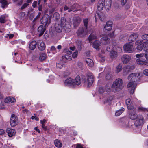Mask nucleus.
I'll return each instance as SVG.
<instances>
[{
    "mask_svg": "<svg viewBox=\"0 0 148 148\" xmlns=\"http://www.w3.org/2000/svg\"><path fill=\"white\" fill-rule=\"evenodd\" d=\"M105 5V8L107 11L110 8L111 6V0H104L103 2Z\"/></svg>",
    "mask_w": 148,
    "mask_h": 148,
    "instance_id": "obj_18",
    "label": "nucleus"
},
{
    "mask_svg": "<svg viewBox=\"0 0 148 148\" xmlns=\"http://www.w3.org/2000/svg\"><path fill=\"white\" fill-rule=\"evenodd\" d=\"M143 42L142 40H138L136 41L135 42V44L137 45H139L142 44V43Z\"/></svg>",
    "mask_w": 148,
    "mask_h": 148,
    "instance_id": "obj_58",
    "label": "nucleus"
},
{
    "mask_svg": "<svg viewBox=\"0 0 148 148\" xmlns=\"http://www.w3.org/2000/svg\"><path fill=\"white\" fill-rule=\"evenodd\" d=\"M18 123L17 118L15 116L14 114H12L11 115V118L10 120V123L11 126L14 127Z\"/></svg>",
    "mask_w": 148,
    "mask_h": 148,
    "instance_id": "obj_8",
    "label": "nucleus"
},
{
    "mask_svg": "<svg viewBox=\"0 0 148 148\" xmlns=\"http://www.w3.org/2000/svg\"><path fill=\"white\" fill-rule=\"evenodd\" d=\"M62 59L63 60L66 59L69 60H71V57L68 55L66 54L62 56Z\"/></svg>",
    "mask_w": 148,
    "mask_h": 148,
    "instance_id": "obj_47",
    "label": "nucleus"
},
{
    "mask_svg": "<svg viewBox=\"0 0 148 148\" xmlns=\"http://www.w3.org/2000/svg\"><path fill=\"white\" fill-rule=\"evenodd\" d=\"M143 73L144 75L148 76V69H145L143 71Z\"/></svg>",
    "mask_w": 148,
    "mask_h": 148,
    "instance_id": "obj_62",
    "label": "nucleus"
},
{
    "mask_svg": "<svg viewBox=\"0 0 148 148\" xmlns=\"http://www.w3.org/2000/svg\"><path fill=\"white\" fill-rule=\"evenodd\" d=\"M112 22L111 21H109L107 22L104 28V31H109L111 30L112 28Z\"/></svg>",
    "mask_w": 148,
    "mask_h": 148,
    "instance_id": "obj_15",
    "label": "nucleus"
},
{
    "mask_svg": "<svg viewBox=\"0 0 148 148\" xmlns=\"http://www.w3.org/2000/svg\"><path fill=\"white\" fill-rule=\"evenodd\" d=\"M104 8V3L102 1H99L97 5V8L98 10L101 11L103 10Z\"/></svg>",
    "mask_w": 148,
    "mask_h": 148,
    "instance_id": "obj_27",
    "label": "nucleus"
},
{
    "mask_svg": "<svg viewBox=\"0 0 148 148\" xmlns=\"http://www.w3.org/2000/svg\"><path fill=\"white\" fill-rule=\"evenodd\" d=\"M134 68V66H131L130 65L125 66L123 68V75H126L129 73L130 71Z\"/></svg>",
    "mask_w": 148,
    "mask_h": 148,
    "instance_id": "obj_13",
    "label": "nucleus"
},
{
    "mask_svg": "<svg viewBox=\"0 0 148 148\" xmlns=\"http://www.w3.org/2000/svg\"><path fill=\"white\" fill-rule=\"evenodd\" d=\"M143 50L145 51H148V42H145L143 43Z\"/></svg>",
    "mask_w": 148,
    "mask_h": 148,
    "instance_id": "obj_42",
    "label": "nucleus"
},
{
    "mask_svg": "<svg viewBox=\"0 0 148 148\" xmlns=\"http://www.w3.org/2000/svg\"><path fill=\"white\" fill-rule=\"evenodd\" d=\"M138 34L137 33H134L130 35L129 38V40L130 41H134L138 38Z\"/></svg>",
    "mask_w": 148,
    "mask_h": 148,
    "instance_id": "obj_22",
    "label": "nucleus"
},
{
    "mask_svg": "<svg viewBox=\"0 0 148 148\" xmlns=\"http://www.w3.org/2000/svg\"><path fill=\"white\" fill-rule=\"evenodd\" d=\"M29 4L27 3H25L21 7V9H23L26 7Z\"/></svg>",
    "mask_w": 148,
    "mask_h": 148,
    "instance_id": "obj_59",
    "label": "nucleus"
},
{
    "mask_svg": "<svg viewBox=\"0 0 148 148\" xmlns=\"http://www.w3.org/2000/svg\"><path fill=\"white\" fill-rule=\"evenodd\" d=\"M23 112L24 113H26L27 114H31V113L28 110H27L26 109H25L24 110H23Z\"/></svg>",
    "mask_w": 148,
    "mask_h": 148,
    "instance_id": "obj_61",
    "label": "nucleus"
},
{
    "mask_svg": "<svg viewBox=\"0 0 148 148\" xmlns=\"http://www.w3.org/2000/svg\"><path fill=\"white\" fill-rule=\"evenodd\" d=\"M12 1L18 5H21L23 2V0H12Z\"/></svg>",
    "mask_w": 148,
    "mask_h": 148,
    "instance_id": "obj_45",
    "label": "nucleus"
},
{
    "mask_svg": "<svg viewBox=\"0 0 148 148\" xmlns=\"http://www.w3.org/2000/svg\"><path fill=\"white\" fill-rule=\"evenodd\" d=\"M45 30V29L43 25L40 26L38 29V32L39 33V36H40L43 34Z\"/></svg>",
    "mask_w": 148,
    "mask_h": 148,
    "instance_id": "obj_28",
    "label": "nucleus"
},
{
    "mask_svg": "<svg viewBox=\"0 0 148 148\" xmlns=\"http://www.w3.org/2000/svg\"><path fill=\"white\" fill-rule=\"evenodd\" d=\"M124 51L128 53H131L134 50L133 45L132 42L125 44L123 46Z\"/></svg>",
    "mask_w": 148,
    "mask_h": 148,
    "instance_id": "obj_3",
    "label": "nucleus"
},
{
    "mask_svg": "<svg viewBox=\"0 0 148 148\" xmlns=\"http://www.w3.org/2000/svg\"><path fill=\"white\" fill-rule=\"evenodd\" d=\"M6 16L5 15L1 16L0 17V22L1 23H5L6 21L5 18Z\"/></svg>",
    "mask_w": 148,
    "mask_h": 148,
    "instance_id": "obj_44",
    "label": "nucleus"
},
{
    "mask_svg": "<svg viewBox=\"0 0 148 148\" xmlns=\"http://www.w3.org/2000/svg\"><path fill=\"white\" fill-rule=\"evenodd\" d=\"M101 42L104 44H107L110 42V40L107 36H105L101 39Z\"/></svg>",
    "mask_w": 148,
    "mask_h": 148,
    "instance_id": "obj_26",
    "label": "nucleus"
},
{
    "mask_svg": "<svg viewBox=\"0 0 148 148\" xmlns=\"http://www.w3.org/2000/svg\"><path fill=\"white\" fill-rule=\"evenodd\" d=\"M61 25L65 31L66 32H70L71 29V27L69 23L66 21L64 17H62L61 19Z\"/></svg>",
    "mask_w": 148,
    "mask_h": 148,
    "instance_id": "obj_2",
    "label": "nucleus"
},
{
    "mask_svg": "<svg viewBox=\"0 0 148 148\" xmlns=\"http://www.w3.org/2000/svg\"><path fill=\"white\" fill-rule=\"evenodd\" d=\"M145 54L144 55L143 54H137L136 55V57L137 58H140L138 59H137V62L139 64H140L141 63L140 62V61L141 60H142L143 58L142 57L144 56L145 57Z\"/></svg>",
    "mask_w": 148,
    "mask_h": 148,
    "instance_id": "obj_32",
    "label": "nucleus"
},
{
    "mask_svg": "<svg viewBox=\"0 0 148 148\" xmlns=\"http://www.w3.org/2000/svg\"><path fill=\"white\" fill-rule=\"evenodd\" d=\"M41 14V13L40 12H39L38 15L35 18H34V20H33V22L34 23V22L40 16V15Z\"/></svg>",
    "mask_w": 148,
    "mask_h": 148,
    "instance_id": "obj_60",
    "label": "nucleus"
},
{
    "mask_svg": "<svg viewBox=\"0 0 148 148\" xmlns=\"http://www.w3.org/2000/svg\"><path fill=\"white\" fill-rule=\"evenodd\" d=\"M63 27L61 25L59 24L56 23L55 25V30L58 33H60L62 31Z\"/></svg>",
    "mask_w": 148,
    "mask_h": 148,
    "instance_id": "obj_23",
    "label": "nucleus"
},
{
    "mask_svg": "<svg viewBox=\"0 0 148 148\" xmlns=\"http://www.w3.org/2000/svg\"><path fill=\"white\" fill-rule=\"evenodd\" d=\"M131 59L130 56L127 54L123 55L121 57V61L123 64H126Z\"/></svg>",
    "mask_w": 148,
    "mask_h": 148,
    "instance_id": "obj_9",
    "label": "nucleus"
},
{
    "mask_svg": "<svg viewBox=\"0 0 148 148\" xmlns=\"http://www.w3.org/2000/svg\"><path fill=\"white\" fill-rule=\"evenodd\" d=\"M81 21V19L78 17H75L73 21L74 26L75 27H76L80 23Z\"/></svg>",
    "mask_w": 148,
    "mask_h": 148,
    "instance_id": "obj_24",
    "label": "nucleus"
},
{
    "mask_svg": "<svg viewBox=\"0 0 148 148\" xmlns=\"http://www.w3.org/2000/svg\"><path fill=\"white\" fill-rule=\"evenodd\" d=\"M137 85V82H135L133 81H131L129 82L127 85V87L129 88L131 90L130 92L131 94H133L134 90Z\"/></svg>",
    "mask_w": 148,
    "mask_h": 148,
    "instance_id": "obj_7",
    "label": "nucleus"
},
{
    "mask_svg": "<svg viewBox=\"0 0 148 148\" xmlns=\"http://www.w3.org/2000/svg\"><path fill=\"white\" fill-rule=\"evenodd\" d=\"M37 45L38 49L41 51H43L45 48V45L43 42L41 40H39L37 41Z\"/></svg>",
    "mask_w": 148,
    "mask_h": 148,
    "instance_id": "obj_17",
    "label": "nucleus"
},
{
    "mask_svg": "<svg viewBox=\"0 0 148 148\" xmlns=\"http://www.w3.org/2000/svg\"><path fill=\"white\" fill-rule=\"evenodd\" d=\"M59 18L60 14L58 13L57 12H56L54 14L53 16V20H56L58 19Z\"/></svg>",
    "mask_w": 148,
    "mask_h": 148,
    "instance_id": "obj_46",
    "label": "nucleus"
},
{
    "mask_svg": "<svg viewBox=\"0 0 148 148\" xmlns=\"http://www.w3.org/2000/svg\"><path fill=\"white\" fill-rule=\"evenodd\" d=\"M143 49V44L138 45L137 47V49L138 50H142Z\"/></svg>",
    "mask_w": 148,
    "mask_h": 148,
    "instance_id": "obj_51",
    "label": "nucleus"
},
{
    "mask_svg": "<svg viewBox=\"0 0 148 148\" xmlns=\"http://www.w3.org/2000/svg\"><path fill=\"white\" fill-rule=\"evenodd\" d=\"M78 6V4L77 3L75 4L72 5L71 6H70V9L69 10H68V12H70L71 11H75V9H77V6ZM80 10H76V11H79Z\"/></svg>",
    "mask_w": 148,
    "mask_h": 148,
    "instance_id": "obj_31",
    "label": "nucleus"
},
{
    "mask_svg": "<svg viewBox=\"0 0 148 148\" xmlns=\"http://www.w3.org/2000/svg\"><path fill=\"white\" fill-rule=\"evenodd\" d=\"M106 79L107 80H110L111 78V76L110 74H107L106 76Z\"/></svg>",
    "mask_w": 148,
    "mask_h": 148,
    "instance_id": "obj_57",
    "label": "nucleus"
},
{
    "mask_svg": "<svg viewBox=\"0 0 148 148\" xmlns=\"http://www.w3.org/2000/svg\"><path fill=\"white\" fill-rule=\"evenodd\" d=\"M110 90V86L109 84H107L104 86H101L99 87L98 91L100 93H103L106 91H109Z\"/></svg>",
    "mask_w": 148,
    "mask_h": 148,
    "instance_id": "obj_12",
    "label": "nucleus"
},
{
    "mask_svg": "<svg viewBox=\"0 0 148 148\" xmlns=\"http://www.w3.org/2000/svg\"><path fill=\"white\" fill-rule=\"evenodd\" d=\"M64 66V65L63 64L60 63H58L56 64L57 67L59 69H61Z\"/></svg>",
    "mask_w": 148,
    "mask_h": 148,
    "instance_id": "obj_49",
    "label": "nucleus"
},
{
    "mask_svg": "<svg viewBox=\"0 0 148 148\" xmlns=\"http://www.w3.org/2000/svg\"><path fill=\"white\" fill-rule=\"evenodd\" d=\"M148 34H145L144 35H143L142 36V38L143 39L148 41Z\"/></svg>",
    "mask_w": 148,
    "mask_h": 148,
    "instance_id": "obj_54",
    "label": "nucleus"
},
{
    "mask_svg": "<svg viewBox=\"0 0 148 148\" xmlns=\"http://www.w3.org/2000/svg\"><path fill=\"white\" fill-rule=\"evenodd\" d=\"M140 74L137 73H132L128 77L129 80L133 81L135 82H138L139 79Z\"/></svg>",
    "mask_w": 148,
    "mask_h": 148,
    "instance_id": "obj_4",
    "label": "nucleus"
},
{
    "mask_svg": "<svg viewBox=\"0 0 148 148\" xmlns=\"http://www.w3.org/2000/svg\"><path fill=\"white\" fill-rule=\"evenodd\" d=\"M97 37L93 34H91L89 37V43H91V41L94 40L96 39Z\"/></svg>",
    "mask_w": 148,
    "mask_h": 148,
    "instance_id": "obj_38",
    "label": "nucleus"
},
{
    "mask_svg": "<svg viewBox=\"0 0 148 148\" xmlns=\"http://www.w3.org/2000/svg\"><path fill=\"white\" fill-rule=\"evenodd\" d=\"M47 57V55L45 53H42L40 54L39 60L42 61L45 60Z\"/></svg>",
    "mask_w": 148,
    "mask_h": 148,
    "instance_id": "obj_39",
    "label": "nucleus"
},
{
    "mask_svg": "<svg viewBox=\"0 0 148 148\" xmlns=\"http://www.w3.org/2000/svg\"><path fill=\"white\" fill-rule=\"evenodd\" d=\"M51 51L54 54L56 53V49L53 46H51Z\"/></svg>",
    "mask_w": 148,
    "mask_h": 148,
    "instance_id": "obj_53",
    "label": "nucleus"
},
{
    "mask_svg": "<svg viewBox=\"0 0 148 148\" xmlns=\"http://www.w3.org/2000/svg\"><path fill=\"white\" fill-rule=\"evenodd\" d=\"M0 3L1 4L2 7L4 8L7 6L8 3L6 0H0Z\"/></svg>",
    "mask_w": 148,
    "mask_h": 148,
    "instance_id": "obj_35",
    "label": "nucleus"
},
{
    "mask_svg": "<svg viewBox=\"0 0 148 148\" xmlns=\"http://www.w3.org/2000/svg\"><path fill=\"white\" fill-rule=\"evenodd\" d=\"M129 116L130 119L133 120H134L138 118V116L134 110L130 112Z\"/></svg>",
    "mask_w": 148,
    "mask_h": 148,
    "instance_id": "obj_20",
    "label": "nucleus"
},
{
    "mask_svg": "<svg viewBox=\"0 0 148 148\" xmlns=\"http://www.w3.org/2000/svg\"><path fill=\"white\" fill-rule=\"evenodd\" d=\"M101 43L98 40H96L93 43V46L94 48L97 49L101 45Z\"/></svg>",
    "mask_w": 148,
    "mask_h": 148,
    "instance_id": "obj_36",
    "label": "nucleus"
},
{
    "mask_svg": "<svg viewBox=\"0 0 148 148\" xmlns=\"http://www.w3.org/2000/svg\"><path fill=\"white\" fill-rule=\"evenodd\" d=\"M138 110L139 111H144L145 112L147 111V110L146 108L142 107H139L138 108Z\"/></svg>",
    "mask_w": 148,
    "mask_h": 148,
    "instance_id": "obj_55",
    "label": "nucleus"
},
{
    "mask_svg": "<svg viewBox=\"0 0 148 148\" xmlns=\"http://www.w3.org/2000/svg\"><path fill=\"white\" fill-rule=\"evenodd\" d=\"M123 82L121 79H116L111 86V88L113 89V91L115 92L121 90L123 87Z\"/></svg>",
    "mask_w": 148,
    "mask_h": 148,
    "instance_id": "obj_1",
    "label": "nucleus"
},
{
    "mask_svg": "<svg viewBox=\"0 0 148 148\" xmlns=\"http://www.w3.org/2000/svg\"><path fill=\"white\" fill-rule=\"evenodd\" d=\"M6 132L9 137H12L15 134V131L13 129L8 128L6 130Z\"/></svg>",
    "mask_w": 148,
    "mask_h": 148,
    "instance_id": "obj_21",
    "label": "nucleus"
},
{
    "mask_svg": "<svg viewBox=\"0 0 148 148\" xmlns=\"http://www.w3.org/2000/svg\"><path fill=\"white\" fill-rule=\"evenodd\" d=\"M125 102L127 105V108L129 110H131L133 108V106L132 104V102L130 99H126Z\"/></svg>",
    "mask_w": 148,
    "mask_h": 148,
    "instance_id": "obj_25",
    "label": "nucleus"
},
{
    "mask_svg": "<svg viewBox=\"0 0 148 148\" xmlns=\"http://www.w3.org/2000/svg\"><path fill=\"white\" fill-rule=\"evenodd\" d=\"M54 143L56 146L58 148H60L62 146V143L59 140L57 139L55 140Z\"/></svg>",
    "mask_w": 148,
    "mask_h": 148,
    "instance_id": "obj_34",
    "label": "nucleus"
},
{
    "mask_svg": "<svg viewBox=\"0 0 148 148\" xmlns=\"http://www.w3.org/2000/svg\"><path fill=\"white\" fill-rule=\"evenodd\" d=\"M86 61L89 66L92 67L93 66V62L91 59L90 58H87L86 60Z\"/></svg>",
    "mask_w": 148,
    "mask_h": 148,
    "instance_id": "obj_33",
    "label": "nucleus"
},
{
    "mask_svg": "<svg viewBox=\"0 0 148 148\" xmlns=\"http://www.w3.org/2000/svg\"><path fill=\"white\" fill-rule=\"evenodd\" d=\"M16 101V99L15 98L11 97H7L5 100V103H8L11 102V103L14 102Z\"/></svg>",
    "mask_w": 148,
    "mask_h": 148,
    "instance_id": "obj_30",
    "label": "nucleus"
},
{
    "mask_svg": "<svg viewBox=\"0 0 148 148\" xmlns=\"http://www.w3.org/2000/svg\"><path fill=\"white\" fill-rule=\"evenodd\" d=\"M124 110V109L123 108H122L116 112L115 113V116H118L121 115Z\"/></svg>",
    "mask_w": 148,
    "mask_h": 148,
    "instance_id": "obj_40",
    "label": "nucleus"
},
{
    "mask_svg": "<svg viewBox=\"0 0 148 148\" xmlns=\"http://www.w3.org/2000/svg\"><path fill=\"white\" fill-rule=\"evenodd\" d=\"M121 4L123 6L124 5H125V4L126 3L127 0H121Z\"/></svg>",
    "mask_w": 148,
    "mask_h": 148,
    "instance_id": "obj_63",
    "label": "nucleus"
},
{
    "mask_svg": "<svg viewBox=\"0 0 148 148\" xmlns=\"http://www.w3.org/2000/svg\"><path fill=\"white\" fill-rule=\"evenodd\" d=\"M87 81L85 82V84H87L88 87L91 86L93 83L94 77L92 73H88L87 75Z\"/></svg>",
    "mask_w": 148,
    "mask_h": 148,
    "instance_id": "obj_6",
    "label": "nucleus"
},
{
    "mask_svg": "<svg viewBox=\"0 0 148 148\" xmlns=\"http://www.w3.org/2000/svg\"><path fill=\"white\" fill-rule=\"evenodd\" d=\"M113 47L112 45H109L107 47V50L108 51L110 52L111 51V50L112 49V50Z\"/></svg>",
    "mask_w": 148,
    "mask_h": 148,
    "instance_id": "obj_56",
    "label": "nucleus"
},
{
    "mask_svg": "<svg viewBox=\"0 0 148 148\" xmlns=\"http://www.w3.org/2000/svg\"><path fill=\"white\" fill-rule=\"evenodd\" d=\"M88 32V29L84 27H80L78 29L77 34L78 36L83 37L85 36L87 34Z\"/></svg>",
    "mask_w": 148,
    "mask_h": 148,
    "instance_id": "obj_5",
    "label": "nucleus"
},
{
    "mask_svg": "<svg viewBox=\"0 0 148 148\" xmlns=\"http://www.w3.org/2000/svg\"><path fill=\"white\" fill-rule=\"evenodd\" d=\"M143 117L142 116H139L137 120L134 123L136 127H140L142 125L143 123Z\"/></svg>",
    "mask_w": 148,
    "mask_h": 148,
    "instance_id": "obj_10",
    "label": "nucleus"
},
{
    "mask_svg": "<svg viewBox=\"0 0 148 148\" xmlns=\"http://www.w3.org/2000/svg\"><path fill=\"white\" fill-rule=\"evenodd\" d=\"M109 36L110 37H113L114 36V32H113L112 33L109 34Z\"/></svg>",
    "mask_w": 148,
    "mask_h": 148,
    "instance_id": "obj_64",
    "label": "nucleus"
},
{
    "mask_svg": "<svg viewBox=\"0 0 148 148\" xmlns=\"http://www.w3.org/2000/svg\"><path fill=\"white\" fill-rule=\"evenodd\" d=\"M73 87H76L81 84V78L79 76L76 77L75 79H73Z\"/></svg>",
    "mask_w": 148,
    "mask_h": 148,
    "instance_id": "obj_16",
    "label": "nucleus"
},
{
    "mask_svg": "<svg viewBox=\"0 0 148 148\" xmlns=\"http://www.w3.org/2000/svg\"><path fill=\"white\" fill-rule=\"evenodd\" d=\"M37 44V42L35 41H33L30 43L29 48L31 50H34L36 48Z\"/></svg>",
    "mask_w": 148,
    "mask_h": 148,
    "instance_id": "obj_29",
    "label": "nucleus"
},
{
    "mask_svg": "<svg viewBox=\"0 0 148 148\" xmlns=\"http://www.w3.org/2000/svg\"><path fill=\"white\" fill-rule=\"evenodd\" d=\"M82 42L81 41L78 40L77 42V49L79 50H81L82 48Z\"/></svg>",
    "mask_w": 148,
    "mask_h": 148,
    "instance_id": "obj_43",
    "label": "nucleus"
},
{
    "mask_svg": "<svg viewBox=\"0 0 148 148\" xmlns=\"http://www.w3.org/2000/svg\"><path fill=\"white\" fill-rule=\"evenodd\" d=\"M117 50L116 46L113 47L112 50L110 52V56L111 59L116 58L117 55Z\"/></svg>",
    "mask_w": 148,
    "mask_h": 148,
    "instance_id": "obj_11",
    "label": "nucleus"
},
{
    "mask_svg": "<svg viewBox=\"0 0 148 148\" xmlns=\"http://www.w3.org/2000/svg\"><path fill=\"white\" fill-rule=\"evenodd\" d=\"M84 26L85 27L84 28L88 29V19L86 18L84 19L83 20Z\"/></svg>",
    "mask_w": 148,
    "mask_h": 148,
    "instance_id": "obj_41",
    "label": "nucleus"
},
{
    "mask_svg": "<svg viewBox=\"0 0 148 148\" xmlns=\"http://www.w3.org/2000/svg\"><path fill=\"white\" fill-rule=\"evenodd\" d=\"M78 52L77 50H76L74 52L72 55V57L73 58H76L77 56Z\"/></svg>",
    "mask_w": 148,
    "mask_h": 148,
    "instance_id": "obj_50",
    "label": "nucleus"
},
{
    "mask_svg": "<svg viewBox=\"0 0 148 148\" xmlns=\"http://www.w3.org/2000/svg\"><path fill=\"white\" fill-rule=\"evenodd\" d=\"M40 22L41 24H45L44 27H46L47 25H49L50 23V19L46 16H44L40 19Z\"/></svg>",
    "mask_w": 148,
    "mask_h": 148,
    "instance_id": "obj_14",
    "label": "nucleus"
},
{
    "mask_svg": "<svg viewBox=\"0 0 148 148\" xmlns=\"http://www.w3.org/2000/svg\"><path fill=\"white\" fill-rule=\"evenodd\" d=\"M73 79L69 77L66 79L64 81V84L66 86H70L73 87Z\"/></svg>",
    "mask_w": 148,
    "mask_h": 148,
    "instance_id": "obj_19",
    "label": "nucleus"
},
{
    "mask_svg": "<svg viewBox=\"0 0 148 148\" xmlns=\"http://www.w3.org/2000/svg\"><path fill=\"white\" fill-rule=\"evenodd\" d=\"M14 36V35L10 34H7L5 37L6 38H9L10 39L12 38Z\"/></svg>",
    "mask_w": 148,
    "mask_h": 148,
    "instance_id": "obj_52",
    "label": "nucleus"
},
{
    "mask_svg": "<svg viewBox=\"0 0 148 148\" xmlns=\"http://www.w3.org/2000/svg\"><path fill=\"white\" fill-rule=\"evenodd\" d=\"M114 98V97L113 96H112L109 97L106 100V102L107 103H110L111 101H112Z\"/></svg>",
    "mask_w": 148,
    "mask_h": 148,
    "instance_id": "obj_48",
    "label": "nucleus"
},
{
    "mask_svg": "<svg viewBox=\"0 0 148 148\" xmlns=\"http://www.w3.org/2000/svg\"><path fill=\"white\" fill-rule=\"evenodd\" d=\"M122 69V65L121 64H119L116 67V72L117 73H118L121 71Z\"/></svg>",
    "mask_w": 148,
    "mask_h": 148,
    "instance_id": "obj_37",
    "label": "nucleus"
}]
</instances>
